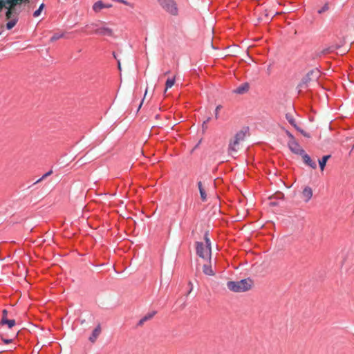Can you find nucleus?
Segmentation results:
<instances>
[{
  "label": "nucleus",
  "instance_id": "obj_39",
  "mask_svg": "<svg viewBox=\"0 0 354 354\" xmlns=\"http://www.w3.org/2000/svg\"><path fill=\"white\" fill-rule=\"evenodd\" d=\"M169 71H168L165 72V75H167V74H169Z\"/></svg>",
  "mask_w": 354,
  "mask_h": 354
},
{
  "label": "nucleus",
  "instance_id": "obj_30",
  "mask_svg": "<svg viewBox=\"0 0 354 354\" xmlns=\"http://www.w3.org/2000/svg\"><path fill=\"white\" fill-rule=\"evenodd\" d=\"M286 135L288 136V138H290V140H295V137L293 136V135L288 131H286Z\"/></svg>",
  "mask_w": 354,
  "mask_h": 354
},
{
  "label": "nucleus",
  "instance_id": "obj_2",
  "mask_svg": "<svg viewBox=\"0 0 354 354\" xmlns=\"http://www.w3.org/2000/svg\"><path fill=\"white\" fill-rule=\"evenodd\" d=\"M196 254L202 259H210L212 250L211 247L208 245H205V244L202 242H196Z\"/></svg>",
  "mask_w": 354,
  "mask_h": 354
},
{
  "label": "nucleus",
  "instance_id": "obj_27",
  "mask_svg": "<svg viewBox=\"0 0 354 354\" xmlns=\"http://www.w3.org/2000/svg\"><path fill=\"white\" fill-rule=\"evenodd\" d=\"M153 313H152V314H151V315H149L148 316L144 317L142 319H141L140 320V324H142L144 322H145V321L148 320L149 319L153 317Z\"/></svg>",
  "mask_w": 354,
  "mask_h": 354
},
{
  "label": "nucleus",
  "instance_id": "obj_38",
  "mask_svg": "<svg viewBox=\"0 0 354 354\" xmlns=\"http://www.w3.org/2000/svg\"><path fill=\"white\" fill-rule=\"evenodd\" d=\"M142 102L140 104V105H139V106H138V110H139V109H140V107H141V106H142Z\"/></svg>",
  "mask_w": 354,
  "mask_h": 354
},
{
  "label": "nucleus",
  "instance_id": "obj_24",
  "mask_svg": "<svg viewBox=\"0 0 354 354\" xmlns=\"http://www.w3.org/2000/svg\"><path fill=\"white\" fill-rule=\"evenodd\" d=\"M295 129L297 130L299 132H300L304 136H305L306 138H310V134L306 133V131H304L303 129H301L299 127H297Z\"/></svg>",
  "mask_w": 354,
  "mask_h": 354
},
{
  "label": "nucleus",
  "instance_id": "obj_35",
  "mask_svg": "<svg viewBox=\"0 0 354 354\" xmlns=\"http://www.w3.org/2000/svg\"><path fill=\"white\" fill-rule=\"evenodd\" d=\"M3 7V1H0V11L1 10Z\"/></svg>",
  "mask_w": 354,
  "mask_h": 354
},
{
  "label": "nucleus",
  "instance_id": "obj_6",
  "mask_svg": "<svg viewBox=\"0 0 354 354\" xmlns=\"http://www.w3.org/2000/svg\"><path fill=\"white\" fill-rule=\"evenodd\" d=\"M288 146L290 150L295 154L302 155L305 151L301 147L299 144L295 140H289Z\"/></svg>",
  "mask_w": 354,
  "mask_h": 354
},
{
  "label": "nucleus",
  "instance_id": "obj_17",
  "mask_svg": "<svg viewBox=\"0 0 354 354\" xmlns=\"http://www.w3.org/2000/svg\"><path fill=\"white\" fill-rule=\"evenodd\" d=\"M16 322L15 319H8L7 318H5L4 319H1L0 321V325H7L8 328H12L15 325Z\"/></svg>",
  "mask_w": 354,
  "mask_h": 354
},
{
  "label": "nucleus",
  "instance_id": "obj_36",
  "mask_svg": "<svg viewBox=\"0 0 354 354\" xmlns=\"http://www.w3.org/2000/svg\"><path fill=\"white\" fill-rule=\"evenodd\" d=\"M210 118H207V120L205 121H204V124H207L209 120H210Z\"/></svg>",
  "mask_w": 354,
  "mask_h": 354
},
{
  "label": "nucleus",
  "instance_id": "obj_16",
  "mask_svg": "<svg viewBox=\"0 0 354 354\" xmlns=\"http://www.w3.org/2000/svg\"><path fill=\"white\" fill-rule=\"evenodd\" d=\"M247 130H241L236 132V133L234 136V139H235L236 141H238L239 143L244 140L245 138Z\"/></svg>",
  "mask_w": 354,
  "mask_h": 354
},
{
  "label": "nucleus",
  "instance_id": "obj_28",
  "mask_svg": "<svg viewBox=\"0 0 354 354\" xmlns=\"http://www.w3.org/2000/svg\"><path fill=\"white\" fill-rule=\"evenodd\" d=\"M328 10V4H325L320 10H318V12L319 14H321Z\"/></svg>",
  "mask_w": 354,
  "mask_h": 354
},
{
  "label": "nucleus",
  "instance_id": "obj_22",
  "mask_svg": "<svg viewBox=\"0 0 354 354\" xmlns=\"http://www.w3.org/2000/svg\"><path fill=\"white\" fill-rule=\"evenodd\" d=\"M44 3H41L39 8L37 10H36L34 13H33V17H39L40 15H41V11L43 10L44 8Z\"/></svg>",
  "mask_w": 354,
  "mask_h": 354
},
{
  "label": "nucleus",
  "instance_id": "obj_40",
  "mask_svg": "<svg viewBox=\"0 0 354 354\" xmlns=\"http://www.w3.org/2000/svg\"><path fill=\"white\" fill-rule=\"evenodd\" d=\"M147 89H146V91H145V96L147 95Z\"/></svg>",
  "mask_w": 354,
  "mask_h": 354
},
{
  "label": "nucleus",
  "instance_id": "obj_4",
  "mask_svg": "<svg viewBox=\"0 0 354 354\" xmlns=\"http://www.w3.org/2000/svg\"><path fill=\"white\" fill-rule=\"evenodd\" d=\"M160 6L169 13L173 15L178 14V8L174 0H158Z\"/></svg>",
  "mask_w": 354,
  "mask_h": 354
},
{
  "label": "nucleus",
  "instance_id": "obj_25",
  "mask_svg": "<svg viewBox=\"0 0 354 354\" xmlns=\"http://www.w3.org/2000/svg\"><path fill=\"white\" fill-rule=\"evenodd\" d=\"M204 239H205V245H208L209 247H211V242H210V240L208 237V234L207 233H205V236H204Z\"/></svg>",
  "mask_w": 354,
  "mask_h": 354
},
{
  "label": "nucleus",
  "instance_id": "obj_13",
  "mask_svg": "<svg viewBox=\"0 0 354 354\" xmlns=\"http://www.w3.org/2000/svg\"><path fill=\"white\" fill-rule=\"evenodd\" d=\"M101 333V326L100 324H98L96 328L93 330L91 335L89 337L88 339L91 342H95L100 335Z\"/></svg>",
  "mask_w": 354,
  "mask_h": 354
},
{
  "label": "nucleus",
  "instance_id": "obj_11",
  "mask_svg": "<svg viewBox=\"0 0 354 354\" xmlns=\"http://www.w3.org/2000/svg\"><path fill=\"white\" fill-rule=\"evenodd\" d=\"M111 4H104L102 3V1H98L97 2H95L93 6V10L95 12H100L102 9L103 8H111Z\"/></svg>",
  "mask_w": 354,
  "mask_h": 354
},
{
  "label": "nucleus",
  "instance_id": "obj_10",
  "mask_svg": "<svg viewBox=\"0 0 354 354\" xmlns=\"http://www.w3.org/2000/svg\"><path fill=\"white\" fill-rule=\"evenodd\" d=\"M239 142L235 139L230 141L228 146V153L230 155L233 156V153H236L239 148Z\"/></svg>",
  "mask_w": 354,
  "mask_h": 354
},
{
  "label": "nucleus",
  "instance_id": "obj_12",
  "mask_svg": "<svg viewBox=\"0 0 354 354\" xmlns=\"http://www.w3.org/2000/svg\"><path fill=\"white\" fill-rule=\"evenodd\" d=\"M302 158H303V160H304V162L305 164H306L307 165H308L310 167H311L312 169H315L317 167V165L316 163L312 160V159L310 158V157L305 152L301 155Z\"/></svg>",
  "mask_w": 354,
  "mask_h": 354
},
{
  "label": "nucleus",
  "instance_id": "obj_7",
  "mask_svg": "<svg viewBox=\"0 0 354 354\" xmlns=\"http://www.w3.org/2000/svg\"><path fill=\"white\" fill-rule=\"evenodd\" d=\"M95 26H96L94 30L95 33L104 36L113 35V30L110 28L106 26H97V25Z\"/></svg>",
  "mask_w": 354,
  "mask_h": 354
},
{
  "label": "nucleus",
  "instance_id": "obj_14",
  "mask_svg": "<svg viewBox=\"0 0 354 354\" xmlns=\"http://www.w3.org/2000/svg\"><path fill=\"white\" fill-rule=\"evenodd\" d=\"M250 88L249 84L247 82H245L238 86L235 90L234 92L237 94H243L248 91Z\"/></svg>",
  "mask_w": 354,
  "mask_h": 354
},
{
  "label": "nucleus",
  "instance_id": "obj_37",
  "mask_svg": "<svg viewBox=\"0 0 354 354\" xmlns=\"http://www.w3.org/2000/svg\"><path fill=\"white\" fill-rule=\"evenodd\" d=\"M118 65L119 70H120L121 69V66H120V61L118 62Z\"/></svg>",
  "mask_w": 354,
  "mask_h": 354
},
{
  "label": "nucleus",
  "instance_id": "obj_8",
  "mask_svg": "<svg viewBox=\"0 0 354 354\" xmlns=\"http://www.w3.org/2000/svg\"><path fill=\"white\" fill-rule=\"evenodd\" d=\"M301 197L304 202L308 203L313 197V189L308 186H306L301 192Z\"/></svg>",
  "mask_w": 354,
  "mask_h": 354
},
{
  "label": "nucleus",
  "instance_id": "obj_21",
  "mask_svg": "<svg viewBox=\"0 0 354 354\" xmlns=\"http://www.w3.org/2000/svg\"><path fill=\"white\" fill-rule=\"evenodd\" d=\"M286 118L289 122V123L295 127V129L298 127L297 124L295 122L294 118L292 117V115L291 114L287 113L286 115Z\"/></svg>",
  "mask_w": 354,
  "mask_h": 354
},
{
  "label": "nucleus",
  "instance_id": "obj_3",
  "mask_svg": "<svg viewBox=\"0 0 354 354\" xmlns=\"http://www.w3.org/2000/svg\"><path fill=\"white\" fill-rule=\"evenodd\" d=\"M320 76V71L317 68H315L309 71L302 80L300 86H307L310 82H317Z\"/></svg>",
  "mask_w": 354,
  "mask_h": 354
},
{
  "label": "nucleus",
  "instance_id": "obj_15",
  "mask_svg": "<svg viewBox=\"0 0 354 354\" xmlns=\"http://www.w3.org/2000/svg\"><path fill=\"white\" fill-rule=\"evenodd\" d=\"M203 271L204 274L207 276H214L215 274V272L212 269L211 261H209V264H205L203 266Z\"/></svg>",
  "mask_w": 354,
  "mask_h": 354
},
{
  "label": "nucleus",
  "instance_id": "obj_19",
  "mask_svg": "<svg viewBox=\"0 0 354 354\" xmlns=\"http://www.w3.org/2000/svg\"><path fill=\"white\" fill-rule=\"evenodd\" d=\"M330 158V155H326V156H323L322 159L319 160V165L320 169L322 171H323L324 169L326 162Z\"/></svg>",
  "mask_w": 354,
  "mask_h": 354
},
{
  "label": "nucleus",
  "instance_id": "obj_29",
  "mask_svg": "<svg viewBox=\"0 0 354 354\" xmlns=\"http://www.w3.org/2000/svg\"><path fill=\"white\" fill-rule=\"evenodd\" d=\"M221 105H218L216 107V109H215V118L216 119H218V112H219V110L221 109Z\"/></svg>",
  "mask_w": 354,
  "mask_h": 354
},
{
  "label": "nucleus",
  "instance_id": "obj_1",
  "mask_svg": "<svg viewBox=\"0 0 354 354\" xmlns=\"http://www.w3.org/2000/svg\"><path fill=\"white\" fill-rule=\"evenodd\" d=\"M252 281L250 279H244L238 281H228L227 288L235 292H245L251 288Z\"/></svg>",
  "mask_w": 354,
  "mask_h": 354
},
{
  "label": "nucleus",
  "instance_id": "obj_31",
  "mask_svg": "<svg viewBox=\"0 0 354 354\" xmlns=\"http://www.w3.org/2000/svg\"><path fill=\"white\" fill-rule=\"evenodd\" d=\"M8 311L6 309H3L2 310V318L1 319H4L5 318H7Z\"/></svg>",
  "mask_w": 354,
  "mask_h": 354
},
{
  "label": "nucleus",
  "instance_id": "obj_23",
  "mask_svg": "<svg viewBox=\"0 0 354 354\" xmlns=\"http://www.w3.org/2000/svg\"><path fill=\"white\" fill-rule=\"evenodd\" d=\"M64 37V33H55L50 38L51 41H55Z\"/></svg>",
  "mask_w": 354,
  "mask_h": 354
},
{
  "label": "nucleus",
  "instance_id": "obj_26",
  "mask_svg": "<svg viewBox=\"0 0 354 354\" xmlns=\"http://www.w3.org/2000/svg\"><path fill=\"white\" fill-rule=\"evenodd\" d=\"M53 173L52 170L46 172V174H44L39 179H38L37 180L36 183H39L40 182L41 180H42L43 179L46 178L47 176H48L49 175H50L51 174Z\"/></svg>",
  "mask_w": 354,
  "mask_h": 354
},
{
  "label": "nucleus",
  "instance_id": "obj_18",
  "mask_svg": "<svg viewBox=\"0 0 354 354\" xmlns=\"http://www.w3.org/2000/svg\"><path fill=\"white\" fill-rule=\"evenodd\" d=\"M198 187L200 192L201 198L203 201H206L207 194L204 187H203L201 181L198 182Z\"/></svg>",
  "mask_w": 354,
  "mask_h": 354
},
{
  "label": "nucleus",
  "instance_id": "obj_9",
  "mask_svg": "<svg viewBox=\"0 0 354 354\" xmlns=\"http://www.w3.org/2000/svg\"><path fill=\"white\" fill-rule=\"evenodd\" d=\"M27 1H28V0H6L4 2H3V6H8V9L12 10V8H14V7L17 5H20Z\"/></svg>",
  "mask_w": 354,
  "mask_h": 354
},
{
  "label": "nucleus",
  "instance_id": "obj_5",
  "mask_svg": "<svg viewBox=\"0 0 354 354\" xmlns=\"http://www.w3.org/2000/svg\"><path fill=\"white\" fill-rule=\"evenodd\" d=\"M6 16L8 19L6 27L8 30H11L19 20L18 14L9 9L7 11Z\"/></svg>",
  "mask_w": 354,
  "mask_h": 354
},
{
  "label": "nucleus",
  "instance_id": "obj_34",
  "mask_svg": "<svg viewBox=\"0 0 354 354\" xmlns=\"http://www.w3.org/2000/svg\"><path fill=\"white\" fill-rule=\"evenodd\" d=\"M206 124H204V122L203 123L202 127H203V130L207 129V125Z\"/></svg>",
  "mask_w": 354,
  "mask_h": 354
},
{
  "label": "nucleus",
  "instance_id": "obj_20",
  "mask_svg": "<svg viewBox=\"0 0 354 354\" xmlns=\"http://www.w3.org/2000/svg\"><path fill=\"white\" fill-rule=\"evenodd\" d=\"M175 81H176L175 77L167 79L166 82H165V88H166V90H167L168 88H171L174 85Z\"/></svg>",
  "mask_w": 354,
  "mask_h": 354
},
{
  "label": "nucleus",
  "instance_id": "obj_33",
  "mask_svg": "<svg viewBox=\"0 0 354 354\" xmlns=\"http://www.w3.org/2000/svg\"><path fill=\"white\" fill-rule=\"evenodd\" d=\"M189 285L190 286V289L188 290V294H189L192 291V290H193V284H192V283L189 282Z\"/></svg>",
  "mask_w": 354,
  "mask_h": 354
},
{
  "label": "nucleus",
  "instance_id": "obj_32",
  "mask_svg": "<svg viewBox=\"0 0 354 354\" xmlns=\"http://www.w3.org/2000/svg\"><path fill=\"white\" fill-rule=\"evenodd\" d=\"M2 340L6 344H9V343H10L12 341V339H5V338H3V337H2Z\"/></svg>",
  "mask_w": 354,
  "mask_h": 354
}]
</instances>
